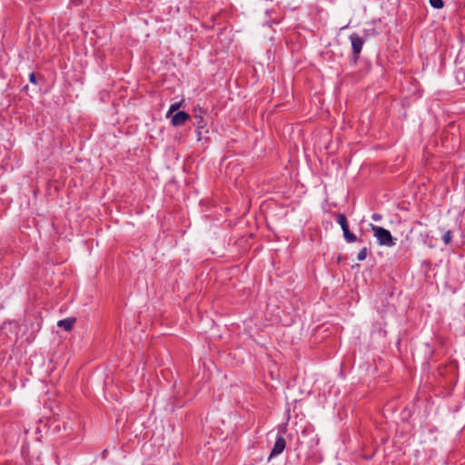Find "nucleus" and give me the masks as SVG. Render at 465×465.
Returning a JSON list of instances; mask_svg holds the SVG:
<instances>
[{
    "label": "nucleus",
    "instance_id": "423d86ee",
    "mask_svg": "<svg viewBox=\"0 0 465 465\" xmlns=\"http://www.w3.org/2000/svg\"><path fill=\"white\" fill-rule=\"evenodd\" d=\"M336 222H337L338 224L341 225V230H344L345 228L349 227L348 222H347V218H346V216L343 213H338L337 214Z\"/></svg>",
    "mask_w": 465,
    "mask_h": 465
},
{
    "label": "nucleus",
    "instance_id": "6e6552de",
    "mask_svg": "<svg viewBox=\"0 0 465 465\" xmlns=\"http://www.w3.org/2000/svg\"><path fill=\"white\" fill-rule=\"evenodd\" d=\"M430 4L433 8L440 9L443 7L444 4L442 0H430Z\"/></svg>",
    "mask_w": 465,
    "mask_h": 465
},
{
    "label": "nucleus",
    "instance_id": "4468645a",
    "mask_svg": "<svg viewBox=\"0 0 465 465\" xmlns=\"http://www.w3.org/2000/svg\"><path fill=\"white\" fill-rule=\"evenodd\" d=\"M29 80L31 83L33 84H36V78H35V74H31L30 76H29Z\"/></svg>",
    "mask_w": 465,
    "mask_h": 465
},
{
    "label": "nucleus",
    "instance_id": "1a4fd4ad",
    "mask_svg": "<svg viewBox=\"0 0 465 465\" xmlns=\"http://www.w3.org/2000/svg\"><path fill=\"white\" fill-rule=\"evenodd\" d=\"M367 257V249L364 247L362 248L357 254V259L359 261H363Z\"/></svg>",
    "mask_w": 465,
    "mask_h": 465
},
{
    "label": "nucleus",
    "instance_id": "f8f14e48",
    "mask_svg": "<svg viewBox=\"0 0 465 465\" xmlns=\"http://www.w3.org/2000/svg\"><path fill=\"white\" fill-rule=\"evenodd\" d=\"M371 219L375 222H379L381 219V215L379 213H373Z\"/></svg>",
    "mask_w": 465,
    "mask_h": 465
},
{
    "label": "nucleus",
    "instance_id": "9b49d317",
    "mask_svg": "<svg viewBox=\"0 0 465 465\" xmlns=\"http://www.w3.org/2000/svg\"><path fill=\"white\" fill-rule=\"evenodd\" d=\"M344 239L347 242H355L357 241V236L354 233L351 232V234L346 236Z\"/></svg>",
    "mask_w": 465,
    "mask_h": 465
},
{
    "label": "nucleus",
    "instance_id": "7ed1b4c3",
    "mask_svg": "<svg viewBox=\"0 0 465 465\" xmlns=\"http://www.w3.org/2000/svg\"><path fill=\"white\" fill-rule=\"evenodd\" d=\"M190 118L184 111H179L171 115V123L173 126H181Z\"/></svg>",
    "mask_w": 465,
    "mask_h": 465
},
{
    "label": "nucleus",
    "instance_id": "0eeeda50",
    "mask_svg": "<svg viewBox=\"0 0 465 465\" xmlns=\"http://www.w3.org/2000/svg\"><path fill=\"white\" fill-rule=\"evenodd\" d=\"M182 102L172 104L168 112L166 113V117H171L172 114H175V112L180 108Z\"/></svg>",
    "mask_w": 465,
    "mask_h": 465
},
{
    "label": "nucleus",
    "instance_id": "9d476101",
    "mask_svg": "<svg viewBox=\"0 0 465 465\" xmlns=\"http://www.w3.org/2000/svg\"><path fill=\"white\" fill-rule=\"evenodd\" d=\"M442 240L445 244H449L451 242V232L450 230L445 232L442 236Z\"/></svg>",
    "mask_w": 465,
    "mask_h": 465
},
{
    "label": "nucleus",
    "instance_id": "ddd939ff",
    "mask_svg": "<svg viewBox=\"0 0 465 465\" xmlns=\"http://www.w3.org/2000/svg\"><path fill=\"white\" fill-rule=\"evenodd\" d=\"M201 123H202V119L197 123V130L203 127V125H201ZM200 139H201V132L198 131V140H200Z\"/></svg>",
    "mask_w": 465,
    "mask_h": 465
},
{
    "label": "nucleus",
    "instance_id": "20e7f679",
    "mask_svg": "<svg viewBox=\"0 0 465 465\" xmlns=\"http://www.w3.org/2000/svg\"><path fill=\"white\" fill-rule=\"evenodd\" d=\"M285 446H286V441H285L284 438L282 435H278L276 438V440L274 442V445L272 447V450L271 451L270 456L271 457L278 456L279 454H281L283 451V450L285 449Z\"/></svg>",
    "mask_w": 465,
    "mask_h": 465
},
{
    "label": "nucleus",
    "instance_id": "39448f33",
    "mask_svg": "<svg viewBox=\"0 0 465 465\" xmlns=\"http://www.w3.org/2000/svg\"><path fill=\"white\" fill-rule=\"evenodd\" d=\"M75 322V319L74 318H66V319H64V320H60L57 323V325L63 329H64L65 331H69L72 330L74 324Z\"/></svg>",
    "mask_w": 465,
    "mask_h": 465
},
{
    "label": "nucleus",
    "instance_id": "2eb2a0df",
    "mask_svg": "<svg viewBox=\"0 0 465 465\" xmlns=\"http://www.w3.org/2000/svg\"><path fill=\"white\" fill-rule=\"evenodd\" d=\"M342 232H343V237L345 238L346 236H348L349 234H351V232L349 230V227L348 228H345L344 230H342Z\"/></svg>",
    "mask_w": 465,
    "mask_h": 465
},
{
    "label": "nucleus",
    "instance_id": "f03ea898",
    "mask_svg": "<svg viewBox=\"0 0 465 465\" xmlns=\"http://www.w3.org/2000/svg\"><path fill=\"white\" fill-rule=\"evenodd\" d=\"M350 41L351 44L353 56L355 57V59H357L361 52L364 40L354 33L350 35Z\"/></svg>",
    "mask_w": 465,
    "mask_h": 465
},
{
    "label": "nucleus",
    "instance_id": "f257e3e1",
    "mask_svg": "<svg viewBox=\"0 0 465 465\" xmlns=\"http://www.w3.org/2000/svg\"><path fill=\"white\" fill-rule=\"evenodd\" d=\"M371 227L379 245L391 247L396 244L397 240L392 237L389 230L373 224H371Z\"/></svg>",
    "mask_w": 465,
    "mask_h": 465
}]
</instances>
